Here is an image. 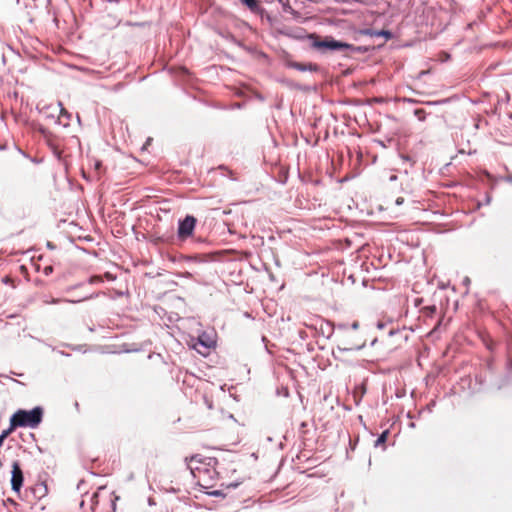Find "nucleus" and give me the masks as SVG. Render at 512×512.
Masks as SVG:
<instances>
[{
    "mask_svg": "<svg viewBox=\"0 0 512 512\" xmlns=\"http://www.w3.org/2000/svg\"><path fill=\"white\" fill-rule=\"evenodd\" d=\"M43 410L37 406L31 410H18L10 419V425L14 427L36 428L42 421Z\"/></svg>",
    "mask_w": 512,
    "mask_h": 512,
    "instance_id": "nucleus-1",
    "label": "nucleus"
},
{
    "mask_svg": "<svg viewBox=\"0 0 512 512\" xmlns=\"http://www.w3.org/2000/svg\"><path fill=\"white\" fill-rule=\"evenodd\" d=\"M340 332L338 336V349L342 351L361 350L365 347V341L351 335L348 324L341 323L337 325Z\"/></svg>",
    "mask_w": 512,
    "mask_h": 512,
    "instance_id": "nucleus-2",
    "label": "nucleus"
},
{
    "mask_svg": "<svg viewBox=\"0 0 512 512\" xmlns=\"http://www.w3.org/2000/svg\"><path fill=\"white\" fill-rule=\"evenodd\" d=\"M313 47L319 50H330V51H355V47L349 43L335 40L333 37H325L323 40H315Z\"/></svg>",
    "mask_w": 512,
    "mask_h": 512,
    "instance_id": "nucleus-3",
    "label": "nucleus"
},
{
    "mask_svg": "<svg viewBox=\"0 0 512 512\" xmlns=\"http://www.w3.org/2000/svg\"><path fill=\"white\" fill-rule=\"evenodd\" d=\"M196 225V219L187 215L183 220L179 222L178 225V237L185 239L192 235Z\"/></svg>",
    "mask_w": 512,
    "mask_h": 512,
    "instance_id": "nucleus-4",
    "label": "nucleus"
},
{
    "mask_svg": "<svg viewBox=\"0 0 512 512\" xmlns=\"http://www.w3.org/2000/svg\"><path fill=\"white\" fill-rule=\"evenodd\" d=\"M11 487L12 490L16 493L20 492V489L23 485L24 476L21 469V466L18 461H14L12 463V471H11Z\"/></svg>",
    "mask_w": 512,
    "mask_h": 512,
    "instance_id": "nucleus-5",
    "label": "nucleus"
},
{
    "mask_svg": "<svg viewBox=\"0 0 512 512\" xmlns=\"http://www.w3.org/2000/svg\"><path fill=\"white\" fill-rule=\"evenodd\" d=\"M45 109L51 110L48 117H51L52 119H59L60 116H66L67 118L70 117V114L63 108L61 102H58L56 105L46 106Z\"/></svg>",
    "mask_w": 512,
    "mask_h": 512,
    "instance_id": "nucleus-6",
    "label": "nucleus"
},
{
    "mask_svg": "<svg viewBox=\"0 0 512 512\" xmlns=\"http://www.w3.org/2000/svg\"><path fill=\"white\" fill-rule=\"evenodd\" d=\"M187 466L191 470V473L194 475V477H197V474H200L202 472H207V469H203L199 466H193L194 462L201 463V460L199 459V455L191 456L190 458H186Z\"/></svg>",
    "mask_w": 512,
    "mask_h": 512,
    "instance_id": "nucleus-7",
    "label": "nucleus"
},
{
    "mask_svg": "<svg viewBox=\"0 0 512 512\" xmlns=\"http://www.w3.org/2000/svg\"><path fill=\"white\" fill-rule=\"evenodd\" d=\"M292 66L299 71H316L317 70V65L312 64V63H309V64L294 63Z\"/></svg>",
    "mask_w": 512,
    "mask_h": 512,
    "instance_id": "nucleus-8",
    "label": "nucleus"
},
{
    "mask_svg": "<svg viewBox=\"0 0 512 512\" xmlns=\"http://www.w3.org/2000/svg\"><path fill=\"white\" fill-rule=\"evenodd\" d=\"M243 5H245L252 12H256L259 10L260 6L257 0H239Z\"/></svg>",
    "mask_w": 512,
    "mask_h": 512,
    "instance_id": "nucleus-9",
    "label": "nucleus"
},
{
    "mask_svg": "<svg viewBox=\"0 0 512 512\" xmlns=\"http://www.w3.org/2000/svg\"><path fill=\"white\" fill-rule=\"evenodd\" d=\"M278 2L281 4L284 12H287V13L295 12L294 9L289 4V0H282V1H278Z\"/></svg>",
    "mask_w": 512,
    "mask_h": 512,
    "instance_id": "nucleus-10",
    "label": "nucleus"
},
{
    "mask_svg": "<svg viewBox=\"0 0 512 512\" xmlns=\"http://www.w3.org/2000/svg\"><path fill=\"white\" fill-rule=\"evenodd\" d=\"M387 436H388V431H384L380 434V436L377 438V440L375 441V446H379L381 444H384L386 442V439H387Z\"/></svg>",
    "mask_w": 512,
    "mask_h": 512,
    "instance_id": "nucleus-11",
    "label": "nucleus"
},
{
    "mask_svg": "<svg viewBox=\"0 0 512 512\" xmlns=\"http://www.w3.org/2000/svg\"><path fill=\"white\" fill-rule=\"evenodd\" d=\"M12 429L13 428L10 427L9 429L2 431V433L0 434V447L3 445L4 440L8 437Z\"/></svg>",
    "mask_w": 512,
    "mask_h": 512,
    "instance_id": "nucleus-12",
    "label": "nucleus"
},
{
    "mask_svg": "<svg viewBox=\"0 0 512 512\" xmlns=\"http://www.w3.org/2000/svg\"><path fill=\"white\" fill-rule=\"evenodd\" d=\"M375 35L383 36L386 39H390L392 37V33L388 30H380V31L376 32Z\"/></svg>",
    "mask_w": 512,
    "mask_h": 512,
    "instance_id": "nucleus-13",
    "label": "nucleus"
},
{
    "mask_svg": "<svg viewBox=\"0 0 512 512\" xmlns=\"http://www.w3.org/2000/svg\"><path fill=\"white\" fill-rule=\"evenodd\" d=\"M414 114L420 121L425 120V111L423 109H416Z\"/></svg>",
    "mask_w": 512,
    "mask_h": 512,
    "instance_id": "nucleus-14",
    "label": "nucleus"
},
{
    "mask_svg": "<svg viewBox=\"0 0 512 512\" xmlns=\"http://www.w3.org/2000/svg\"><path fill=\"white\" fill-rule=\"evenodd\" d=\"M102 281H103V280H102V277H101V276H97V275H95V276H91V277L89 278V280H88V282H89L90 284H99V283H102Z\"/></svg>",
    "mask_w": 512,
    "mask_h": 512,
    "instance_id": "nucleus-15",
    "label": "nucleus"
},
{
    "mask_svg": "<svg viewBox=\"0 0 512 512\" xmlns=\"http://www.w3.org/2000/svg\"><path fill=\"white\" fill-rule=\"evenodd\" d=\"M199 343L205 348L211 347L212 344V342L206 341V339H202V337H199Z\"/></svg>",
    "mask_w": 512,
    "mask_h": 512,
    "instance_id": "nucleus-16",
    "label": "nucleus"
},
{
    "mask_svg": "<svg viewBox=\"0 0 512 512\" xmlns=\"http://www.w3.org/2000/svg\"><path fill=\"white\" fill-rule=\"evenodd\" d=\"M359 328V322L358 321H354L352 324H351V329L352 330H357Z\"/></svg>",
    "mask_w": 512,
    "mask_h": 512,
    "instance_id": "nucleus-17",
    "label": "nucleus"
},
{
    "mask_svg": "<svg viewBox=\"0 0 512 512\" xmlns=\"http://www.w3.org/2000/svg\"><path fill=\"white\" fill-rule=\"evenodd\" d=\"M403 202H404V198H402V197H398V198L396 199V204H397V205H401Z\"/></svg>",
    "mask_w": 512,
    "mask_h": 512,
    "instance_id": "nucleus-18",
    "label": "nucleus"
},
{
    "mask_svg": "<svg viewBox=\"0 0 512 512\" xmlns=\"http://www.w3.org/2000/svg\"><path fill=\"white\" fill-rule=\"evenodd\" d=\"M92 297H93L92 295L91 296H87V297H84L83 300H87V299H90ZM81 301H82V299H81ZM70 302L71 303H78V302H80V300H73V301H70Z\"/></svg>",
    "mask_w": 512,
    "mask_h": 512,
    "instance_id": "nucleus-19",
    "label": "nucleus"
},
{
    "mask_svg": "<svg viewBox=\"0 0 512 512\" xmlns=\"http://www.w3.org/2000/svg\"><path fill=\"white\" fill-rule=\"evenodd\" d=\"M384 327H385V324H384L383 322L379 321V322L377 323V328H379V329H383Z\"/></svg>",
    "mask_w": 512,
    "mask_h": 512,
    "instance_id": "nucleus-20",
    "label": "nucleus"
},
{
    "mask_svg": "<svg viewBox=\"0 0 512 512\" xmlns=\"http://www.w3.org/2000/svg\"><path fill=\"white\" fill-rule=\"evenodd\" d=\"M211 495L218 496V495H220V491H213V492L211 493Z\"/></svg>",
    "mask_w": 512,
    "mask_h": 512,
    "instance_id": "nucleus-21",
    "label": "nucleus"
},
{
    "mask_svg": "<svg viewBox=\"0 0 512 512\" xmlns=\"http://www.w3.org/2000/svg\"><path fill=\"white\" fill-rule=\"evenodd\" d=\"M507 181L512 183V176L507 177Z\"/></svg>",
    "mask_w": 512,
    "mask_h": 512,
    "instance_id": "nucleus-22",
    "label": "nucleus"
},
{
    "mask_svg": "<svg viewBox=\"0 0 512 512\" xmlns=\"http://www.w3.org/2000/svg\"><path fill=\"white\" fill-rule=\"evenodd\" d=\"M388 334H389V336H392L394 334V330L391 329Z\"/></svg>",
    "mask_w": 512,
    "mask_h": 512,
    "instance_id": "nucleus-23",
    "label": "nucleus"
},
{
    "mask_svg": "<svg viewBox=\"0 0 512 512\" xmlns=\"http://www.w3.org/2000/svg\"><path fill=\"white\" fill-rule=\"evenodd\" d=\"M106 276H107V278L112 279V276L109 273H107Z\"/></svg>",
    "mask_w": 512,
    "mask_h": 512,
    "instance_id": "nucleus-24",
    "label": "nucleus"
}]
</instances>
